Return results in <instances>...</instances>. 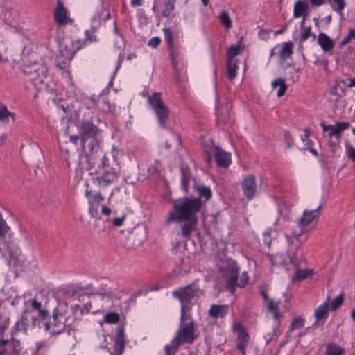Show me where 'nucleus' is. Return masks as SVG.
<instances>
[{
  "mask_svg": "<svg viewBox=\"0 0 355 355\" xmlns=\"http://www.w3.org/2000/svg\"><path fill=\"white\" fill-rule=\"evenodd\" d=\"M347 150L348 157L355 162V149L349 146L347 147Z\"/></svg>",
  "mask_w": 355,
  "mask_h": 355,
  "instance_id": "603ef678",
  "label": "nucleus"
},
{
  "mask_svg": "<svg viewBox=\"0 0 355 355\" xmlns=\"http://www.w3.org/2000/svg\"><path fill=\"white\" fill-rule=\"evenodd\" d=\"M78 139V135H71L70 136V141H72L74 144H76Z\"/></svg>",
  "mask_w": 355,
  "mask_h": 355,
  "instance_id": "338daca9",
  "label": "nucleus"
},
{
  "mask_svg": "<svg viewBox=\"0 0 355 355\" xmlns=\"http://www.w3.org/2000/svg\"><path fill=\"white\" fill-rule=\"evenodd\" d=\"M112 212L111 209L106 206H103L101 209V213L105 216H109Z\"/></svg>",
  "mask_w": 355,
  "mask_h": 355,
  "instance_id": "4d7b16f0",
  "label": "nucleus"
},
{
  "mask_svg": "<svg viewBox=\"0 0 355 355\" xmlns=\"http://www.w3.org/2000/svg\"><path fill=\"white\" fill-rule=\"evenodd\" d=\"M291 212L290 206H286V210H283V209H279V214L283 216L286 219L288 218L289 214Z\"/></svg>",
  "mask_w": 355,
  "mask_h": 355,
  "instance_id": "8fccbe9b",
  "label": "nucleus"
},
{
  "mask_svg": "<svg viewBox=\"0 0 355 355\" xmlns=\"http://www.w3.org/2000/svg\"><path fill=\"white\" fill-rule=\"evenodd\" d=\"M304 319L300 316L294 318L289 327V330L293 331L295 329H300L304 326Z\"/></svg>",
  "mask_w": 355,
  "mask_h": 355,
  "instance_id": "e433bc0d",
  "label": "nucleus"
},
{
  "mask_svg": "<svg viewBox=\"0 0 355 355\" xmlns=\"http://www.w3.org/2000/svg\"><path fill=\"white\" fill-rule=\"evenodd\" d=\"M343 353L344 350L336 344L331 343L327 347L326 355H342Z\"/></svg>",
  "mask_w": 355,
  "mask_h": 355,
  "instance_id": "72a5a7b5",
  "label": "nucleus"
},
{
  "mask_svg": "<svg viewBox=\"0 0 355 355\" xmlns=\"http://www.w3.org/2000/svg\"><path fill=\"white\" fill-rule=\"evenodd\" d=\"M351 39L349 38V37L348 35H347L340 42V46H345L347 44H348L349 42H350Z\"/></svg>",
  "mask_w": 355,
  "mask_h": 355,
  "instance_id": "680f3d73",
  "label": "nucleus"
},
{
  "mask_svg": "<svg viewBox=\"0 0 355 355\" xmlns=\"http://www.w3.org/2000/svg\"><path fill=\"white\" fill-rule=\"evenodd\" d=\"M130 3L132 7L140 6L142 4V0H131Z\"/></svg>",
  "mask_w": 355,
  "mask_h": 355,
  "instance_id": "bf43d9fd",
  "label": "nucleus"
},
{
  "mask_svg": "<svg viewBox=\"0 0 355 355\" xmlns=\"http://www.w3.org/2000/svg\"><path fill=\"white\" fill-rule=\"evenodd\" d=\"M243 51L241 46V42H238L237 44L232 45L227 50V60H236L235 57Z\"/></svg>",
  "mask_w": 355,
  "mask_h": 355,
  "instance_id": "a878e982",
  "label": "nucleus"
},
{
  "mask_svg": "<svg viewBox=\"0 0 355 355\" xmlns=\"http://www.w3.org/2000/svg\"><path fill=\"white\" fill-rule=\"evenodd\" d=\"M335 3L338 5V11H341L345 6V2L344 0H333Z\"/></svg>",
  "mask_w": 355,
  "mask_h": 355,
  "instance_id": "5fc2aeb1",
  "label": "nucleus"
},
{
  "mask_svg": "<svg viewBox=\"0 0 355 355\" xmlns=\"http://www.w3.org/2000/svg\"><path fill=\"white\" fill-rule=\"evenodd\" d=\"M289 257H290L291 262L293 263H297L300 262L302 259L301 257H298V256H297V254L295 255L294 254H293L292 255H289Z\"/></svg>",
  "mask_w": 355,
  "mask_h": 355,
  "instance_id": "6e6d98bb",
  "label": "nucleus"
},
{
  "mask_svg": "<svg viewBox=\"0 0 355 355\" xmlns=\"http://www.w3.org/2000/svg\"><path fill=\"white\" fill-rule=\"evenodd\" d=\"M214 155L217 164L221 167H227L231 162L230 155L218 147H214Z\"/></svg>",
  "mask_w": 355,
  "mask_h": 355,
  "instance_id": "f3484780",
  "label": "nucleus"
},
{
  "mask_svg": "<svg viewBox=\"0 0 355 355\" xmlns=\"http://www.w3.org/2000/svg\"><path fill=\"white\" fill-rule=\"evenodd\" d=\"M202 207V200L200 198L184 197L173 201V209L166 218V224L184 222L182 225V235L189 238L191 233L196 229L198 219L196 214Z\"/></svg>",
  "mask_w": 355,
  "mask_h": 355,
  "instance_id": "f257e3e1",
  "label": "nucleus"
},
{
  "mask_svg": "<svg viewBox=\"0 0 355 355\" xmlns=\"http://www.w3.org/2000/svg\"><path fill=\"white\" fill-rule=\"evenodd\" d=\"M311 275L312 270L307 269L297 270L293 277V281L300 282L310 277Z\"/></svg>",
  "mask_w": 355,
  "mask_h": 355,
  "instance_id": "473e14b6",
  "label": "nucleus"
},
{
  "mask_svg": "<svg viewBox=\"0 0 355 355\" xmlns=\"http://www.w3.org/2000/svg\"><path fill=\"white\" fill-rule=\"evenodd\" d=\"M219 19L226 29H230L232 27L231 19L226 11L221 12Z\"/></svg>",
  "mask_w": 355,
  "mask_h": 355,
  "instance_id": "4c0bfd02",
  "label": "nucleus"
},
{
  "mask_svg": "<svg viewBox=\"0 0 355 355\" xmlns=\"http://www.w3.org/2000/svg\"><path fill=\"white\" fill-rule=\"evenodd\" d=\"M311 4L316 6H321L325 3V0H310Z\"/></svg>",
  "mask_w": 355,
  "mask_h": 355,
  "instance_id": "13d9d810",
  "label": "nucleus"
},
{
  "mask_svg": "<svg viewBox=\"0 0 355 355\" xmlns=\"http://www.w3.org/2000/svg\"><path fill=\"white\" fill-rule=\"evenodd\" d=\"M9 343L8 340L0 338V355H4L6 352V345Z\"/></svg>",
  "mask_w": 355,
  "mask_h": 355,
  "instance_id": "09e8293b",
  "label": "nucleus"
},
{
  "mask_svg": "<svg viewBox=\"0 0 355 355\" xmlns=\"http://www.w3.org/2000/svg\"><path fill=\"white\" fill-rule=\"evenodd\" d=\"M329 297H328L327 302L319 306L315 310L314 313V315L315 318V325H318L320 320L325 318L327 315L328 313V306H329Z\"/></svg>",
  "mask_w": 355,
  "mask_h": 355,
  "instance_id": "4be33fe9",
  "label": "nucleus"
},
{
  "mask_svg": "<svg viewBox=\"0 0 355 355\" xmlns=\"http://www.w3.org/2000/svg\"><path fill=\"white\" fill-rule=\"evenodd\" d=\"M53 18L58 28L64 27L67 25H73L74 19L71 17L69 12L64 7L61 1H58L53 12Z\"/></svg>",
  "mask_w": 355,
  "mask_h": 355,
  "instance_id": "1a4fd4ad",
  "label": "nucleus"
},
{
  "mask_svg": "<svg viewBox=\"0 0 355 355\" xmlns=\"http://www.w3.org/2000/svg\"><path fill=\"white\" fill-rule=\"evenodd\" d=\"M343 297L341 295L337 296L334 298L331 304V309L332 310H336L343 303Z\"/></svg>",
  "mask_w": 355,
  "mask_h": 355,
  "instance_id": "79ce46f5",
  "label": "nucleus"
},
{
  "mask_svg": "<svg viewBox=\"0 0 355 355\" xmlns=\"http://www.w3.org/2000/svg\"><path fill=\"white\" fill-rule=\"evenodd\" d=\"M49 315V312L46 309H42V307L38 310V318L44 320Z\"/></svg>",
  "mask_w": 355,
  "mask_h": 355,
  "instance_id": "864d4df0",
  "label": "nucleus"
},
{
  "mask_svg": "<svg viewBox=\"0 0 355 355\" xmlns=\"http://www.w3.org/2000/svg\"><path fill=\"white\" fill-rule=\"evenodd\" d=\"M98 132V128L92 121H85L82 122L80 128L81 140L96 138Z\"/></svg>",
  "mask_w": 355,
  "mask_h": 355,
  "instance_id": "dca6fc26",
  "label": "nucleus"
},
{
  "mask_svg": "<svg viewBox=\"0 0 355 355\" xmlns=\"http://www.w3.org/2000/svg\"><path fill=\"white\" fill-rule=\"evenodd\" d=\"M31 304L32 308L35 310H39L42 307L41 302H38L35 298L33 299H29L27 302H26V304Z\"/></svg>",
  "mask_w": 355,
  "mask_h": 355,
  "instance_id": "a18cd8bd",
  "label": "nucleus"
},
{
  "mask_svg": "<svg viewBox=\"0 0 355 355\" xmlns=\"http://www.w3.org/2000/svg\"><path fill=\"white\" fill-rule=\"evenodd\" d=\"M273 335H274L273 332L272 334H268V336L266 338V345H268L270 343V341L272 340V338Z\"/></svg>",
  "mask_w": 355,
  "mask_h": 355,
  "instance_id": "774afa93",
  "label": "nucleus"
},
{
  "mask_svg": "<svg viewBox=\"0 0 355 355\" xmlns=\"http://www.w3.org/2000/svg\"><path fill=\"white\" fill-rule=\"evenodd\" d=\"M181 173H182V177H181V182L182 186L184 190H187L189 182H190V176L191 173L189 171V168L187 166L182 165L181 166Z\"/></svg>",
  "mask_w": 355,
  "mask_h": 355,
  "instance_id": "c85d7f7f",
  "label": "nucleus"
},
{
  "mask_svg": "<svg viewBox=\"0 0 355 355\" xmlns=\"http://www.w3.org/2000/svg\"><path fill=\"white\" fill-rule=\"evenodd\" d=\"M261 294L262 297H263V299L265 300L266 302H267L268 300H270L268 297V295H267V293H266V292L265 291L262 290L261 291Z\"/></svg>",
  "mask_w": 355,
  "mask_h": 355,
  "instance_id": "69168bd1",
  "label": "nucleus"
},
{
  "mask_svg": "<svg viewBox=\"0 0 355 355\" xmlns=\"http://www.w3.org/2000/svg\"><path fill=\"white\" fill-rule=\"evenodd\" d=\"M221 271L223 272V277L226 282L227 289L232 293L234 292L236 286L243 288L248 283V277L245 272H243L241 274L240 282L238 283L239 268L234 261L231 259L227 260L226 265L221 268Z\"/></svg>",
  "mask_w": 355,
  "mask_h": 355,
  "instance_id": "39448f33",
  "label": "nucleus"
},
{
  "mask_svg": "<svg viewBox=\"0 0 355 355\" xmlns=\"http://www.w3.org/2000/svg\"><path fill=\"white\" fill-rule=\"evenodd\" d=\"M201 295L202 291L196 287L194 283L172 292L173 297L178 299L180 302L182 320L189 318L191 309L193 306V301H196Z\"/></svg>",
  "mask_w": 355,
  "mask_h": 355,
  "instance_id": "7ed1b4c3",
  "label": "nucleus"
},
{
  "mask_svg": "<svg viewBox=\"0 0 355 355\" xmlns=\"http://www.w3.org/2000/svg\"><path fill=\"white\" fill-rule=\"evenodd\" d=\"M323 131L328 132V135L329 137L336 136V139L337 141L339 140L340 135L338 134V132L337 131L336 125H325L324 123H322L321 124Z\"/></svg>",
  "mask_w": 355,
  "mask_h": 355,
  "instance_id": "c9c22d12",
  "label": "nucleus"
},
{
  "mask_svg": "<svg viewBox=\"0 0 355 355\" xmlns=\"http://www.w3.org/2000/svg\"><path fill=\"white\" fill-rule=\"evenodd\" d=\"M194 189L200 198H204V201L209 200L211 197V191L209 187L202 184H195Z\"/></svg>",
  "mask_w": 355,
  "mask_h": 355,
  "instance_id": "b1692460",
  "label": "nucleus"
},
{
  "mask_svg": "<svg viewBox=\"0 0 355 355\" xmlns=\"http://www.w3.org/2000/svg\"><path fill=\"white\" fill-rule=\"evenodd\" d=\"M89 213L92 215V216L95 217L97 215V214H98L97 209L94 208L92 207H90L89 208Z\"/></svg>",
  "mask_w": 355,
  "mask_h": 355,
  "instance_id": "e2e57ef3",
  "label": "nucleus"
},
{
  "mask_svg": "<svg viewBox=\"0 0 355 355\" xmlns=\"http://www.w3.org/2000/svg\"><path fill=\"white\" fill-rule=\"evenodd\" d=\"M125 332L123 328L119 330L116 338L114 340L115 350L121 354L125 347Z\"/></svg>",
  "mask_w": 355,
  "mask_h": 355,
  "instance_id": "5701e85b",
  "label": "nucleus"
},
{
  "mask_svg": "<svg viewBox=\"0 0 355 355\" xmlns=\"http://www.w3.org/2000/svg\"><path fill=\"white\" fill-rule=\"evenodd\" d=\"M7 329H8V323L7 322H4V323H2L0 324V338L1 339H4L3 338L4 334H5V332Z\"/></svg>",
  "mask_w": 355,
  "mask_h": 355,
  "instance_id": "3c124183",
  "label": "nucleus"
},
{
  "mask_svg": "<svg viewBox=\"0 0 355 355\" xmlns=\"http://www.w3.org/2000/svg\"><path fill=\"white\" fill-rule=\"evenodd\" d=\"M198 338V334L195 332L194 322L189 315V318L182 320L180 315V324L175 336L173 338V344L180 345L184 343L191 344Z\"/></svg>",
  "mask_w": 355,
  "mask_h": 355,
  "instance_id": "423d86ee",
  "label": "nucleus"
},
{
  "mask_svg": "<svg viewBox=\"0 0 355 355\" xmlns=\"http://www.w3.org/2000/svg\"><path fill=\"white\" fill-rule=\"evenodd\" d=\"M229 311L227 304H212L209 310V315L214 318H223Z\"/></svg>",
  "mask_w": 355,
  "mask_h": 355,
  "instance_id": "a211bd4d",
  "label": "nucleus"
},
{
  "mask_svg": "<svg viewBox=\"0 0 355 355\" xmlns=\"http://www.w3.org/2000/svg\"><path fill=\"white\" fill-rule=\"evenodd\" d=\"M11 120L12 122L15 121V114L10 112L7 107L0 102V121L3 123H8Z\"/></svg>",
  "mask_w": 355,
  "mask_h": 355,
  "instance_id": "412c9836",
  "label": "nucleus"
},
{
  "mask_svg": "<svg viewBox=\"0 0 355 355\" xmlns=\"http://www.w3.org/2000/svg\"><path fill=\"white\" fill-rule=\"evenodd\" d=\"M31 76V80L35 86L44 84L48 73V69L45 65L35 64L28 71H26Z\"/></svg>",
  "mask_w": 355,
  "mask_h": 355,
  "instance_id": "9d476101",
  "label": "nucleus"
},
{
  "mask_svg": "<svg viewBox=\"0 0 355 355\" xmlns=\"http://www.w3.org/2000/svg\"><path fill=\"white\" fill-rule=\"evenodd\" d=\"M95 30L94 28H91L89 30H86L85 34L86 35L85 40L89 42L96 41V37L94 35Z\"/></svg>",
  "mask_w": 355,
  "mask_h": 355,
  "instance_id": "c03bdc74",
  "label": "nucleus"
},
{
  "mask_svg": "<svg viewBox=\"0 0 355 355\" xmlns=\"http://www.w3.org/2000/svg\"><path fill=\"white\" fill-rule=\"evenodd\" d=\"M347 35L350 39H355V29H350Z\"/></svg>",
  "mask_w": 355,
  "mask_h": 355,
  "instance_id": "0e129e2a",
  "label": "nucleus"
},
{
  "mask_svg": "<svg viewBox=\"0 0 355 355\" xmlns=\"http://www.w3.org/2000/svg\"><path fill=\"white\" fill-rule=\"evenodd\" d=\"M322 203L320 200L316 205V207L311 210L305 209L303 212L302 216L300 218L296 229L293 230L292 236L286 235L288 242H291L292 237L295 239L298 242L303 243L307 239V236L302 238L303 235L306 232V227L308 226L320 214V211L322 209Z\"/></svg>",
  "mask_w": 355,
  "mask_h": 355,
  "instance_id": "20e7f679",
  "label": "nucleus"
},
{
  "mask_svg": "<svg viewBox=\"0 0 355 355\" xmlns=\"http://www.w3.org/2000/svg\"><path fill=\"white\" fill-rule=\"evenodd\" d=\"M10 227L7 225L6 222L3 219L1 214H0V238H3L6 234L9 232Z\"/></svg>",
  "mask_w": 355,
  "mask_h": 355,
  "instance_id": "ea45409f",
  "label": "nucleus"
},
{
  "mask_svg": "<svg viewBox=\"0 0 355 355\" xmlns=\"http://www.w3.org/2000/svg\"><path fill=\"white\" fill-rule=\"evenodd\" d=\"M125 218H126V214H123L120 217L114 218L112 220V223L115 227H121V225H123V222H124Z\"/></svg>",
  "mask_w": 355,
  "mask_h": 355,
  "instance_id": "37998d69",
  "label": "nucleus"
},
{
  "mask_svg": "<svg viewBox=\"0 0 355 355\" xmlns=\"http://www.w3.org/2000/svg\"><path fill=\"white\" fill-rule=\"evenodd\" d=\"M304 18L300 24L301 31H300V41L304 42L310 36L313 35V37H315V35L311 33V27L308 26L305 27L304 25Z\"/></svg>",
  "mask_w": 355,
  "mask_h": 355,
  "instance_id": "2f4dec72",
  "label": "nucleus"
},
{
  "mask_svg": "<svg viewBox=\"0 0 355 355\" xmlns=\"http://www.w3.org/2000/svg\"><path fill=\"white\" fill-rule=\"evenodd\" d=\"M119 155V151L113 148L103 155L99 165L103 170V173L96 177V180L100 186L107 187L118 179L121 171L118 160Z\"/></svg>",
  "mask_w": 355,
  "mask_h": 355,
  "instance_id": "f03ea898",
  "label": "nucleus"
},
{
  "mask_svg": "<svg viewBox=\"0 0 355 355\" xmlns=\"http://www.w3.org/2000/svg\"><path fill=\"white\" fill-rule=\"evenodd\" d=\"M241 187L244 196L248 200L252 199L257 190L256 178L254 175H248L243 178L241 182Z\"/></svg>",
  "mask_w": 355,
  "mask_h": 355,
  "instance_id": "9b49d317",
  "label": "nucleus"
},
{
  "mask_svg": "<svg viewBox=\"0 0 355 355\" xmlns=\"http://www.w3.org/2000/svg\"><path fill=\"white\" fill-rule=\"evenodd\" d=\"M277 86H279V88L277 91V95L278 97H281L285 94L287 89V85L284 78H279L272 82V87L273 89L276 88Z\"/></svg>",
  "mask_w": 355,
  "mask_h": 355,
  "instance_id": "c756f323",
  "label": "nucleus"
},
{
  "mask_svg": "<svg viewBox=\"0 0 355 355\" xmlns=\"http://www.w3.org/2000/svg\"><path fill=\"white\" fill-rule=\"evenodd\" d=\"M267 309L273 314L274 319L277 320L279 317V303L275 302L272 300L266 302Z\"/></svg>",
  "mask_w": 355,
  "mask_h": 355,
  "instance_id": "7c9ffc66",
  "label": "nucleus"
},
{
  "mask_svg": "<svg viewBox=\"0 0 355 355\" xmlns=\"http://www.w3.org/2000/svg\"><path fill=\"white\" fill-rule=\"evenodd\" d=\"M18 61L13 58L12 51L10 50L3 41H0V64H10L12 68Z\"/></svg>",
  "mask_w": 355,
  "mask_h": 355,
  "instance_id": "2eb2a0df",
  "label": "nucleus"
},
{
  "mask_svg": "<svg viewBox=\"0 0 355 355\" xmlns=\"http://www.w3.org/2000/svg\"><path fill=\"white\" fill-rule=\"evenodd\" d=\"M76 51L71 42H66L60 46L55 58V65L62 73H69L70 62L73 59Z\"/></svg>",
  "mask_w": 355,
  "mask_h": 355,
  "instance_id": "0eeeda50",
  "label": "nucleus"
},
{
  "mask_svg": "<svg viewBox=\"0 0 355 355\" xmlns=\"http://www.w3.org/2000/svg\"><path fill=\"white\" fill-rule=\"evenodd\" d=\"M179 346L180 345H175L173 344V339L169 345L165 346V355H174Z\"/></svg>",
  "mask_w": 355,
  "mask_h": 355,
  "instance_id": "a19ab883",
  "label": "nucleus"
},
{
  "mask_svg": "<svg viewBox=\"0 0 355 355\" xmlns=\"http://www.w3.org/2000/svg\"><path fill=\"white\" fill-rule=\"evenodd\" d=\"M308 8V4L306 2H303L301 0H298L294 5L293 16L295 18L300 17L304 15V12Z\"/></svg>",
  "mask_w": 355,
  "mask_h": 355,
  "instance_id": "cd10ccee",
  "label": "nucleus"
},
{
  "mask_svg": "<svg viewBox=\"0 0 355 355\" xmlns=\"http://www.w3.org/2000/svg\"><path fill=\"white\" fill-rule=\"evenodd\" d=\"M318 43L325 52L332 50L334 46V41L324 33H319L318 36Z\"/></svg>",
  "mask_w": 355,
  "mask_h": 355,
  "instance_id": "aec40b11",
  "label": "nucleus"
},
{
  "mask_svg": "<svg viewBox=\"0 0 355 355\" xmlns=\"http://www.w3.org/2000/svg\"><path fill=\"white\" fill-rule=\"evenodd\" d=\"M236 60H227V75L230 80H234L237 75Z\"/></svg>",
  "mask_w": 355,
  "mask_h": 355,
  "instance_id": "bb28decb",
  "label": "nucleus"
},
{
  "mask_svg": "<svg viewBox=\"0 0 355 355\" xmlns=\"http://www.w3.org/2000/svg\"><path fill=\"white\" fill-rule=\"evenodd\" d=\"M83 148L86 150L87 155L85 156L87 161L89 163L88 166L86 169L89 171L92 170V166H90V164L92 161V157H91L94 153H97L99 150V144L98 141L96 138H90L88 139H84V141L81 140Z\"/></svg>",
  "mask_w": 355,
  "mask_h": 355,
  "instance_id": "ddd939ff",
  "label": "nucleus"
},
{
  "mask_svg": "<svg viewBox=\"0 0 355 355\" xmlns=\"http://www.w3.org/2000/svg\"><path fill=\"white\" fill-rule=\"evenodd\" d=\"M164 37L168 46L170 51V56L172 60L173 66L175 67L177 64L175 51L173 49V35L170 28H166L164 29Z\"/></svg>",
  "mask_w": 355,
  "mask_h": 355,
  "instance_id": "6ab92c4d",
  "label": "nucleus"
},
{
  "mask_svg": "<svg viewBox=\"0 0 355 355\" xmlns=\"http://www.w3.org/2000/svg\"><path fill=\"white\" fill-rule=\"evenodd\" d=\"M336 128L337 131L338 132L339 135H340V132L347 128L350 126L349 123L348 122H341V123H336Z\"/></svg>",
  "mask_w": 355,
  "mask_h": 355,
  "instance_id": "49530a36",
  "label": "nucleus"
},
{
  "mask_svg": "<svg viewBox=\"0 0 355 355\" xmlns=\"http://www.w3.org/2000/svg\"><path fill=\"white\" fill-rule=\"evenodd\" d=\"M293 43L292 42H287L283 43L281 50L279 51V57L282 60H286L291 57L293 54Z\"/></svg>",
  "mask_w": 355,
  "mask_h": 355,
  "instance_id": "393cba45",
  "label": "nucleus"
},
{
  "mask_svg": "<svg viewBox=\"0 0 355 355\" xmlns=\"http://www.w3.org/2000/svg\"><path fill=\"white\" fill-rule=\"evenodd\" d=\"M64 316L62 313H53L50 322H46L45 330L49 331L51 335L60 334L64 329L65 324L63 321Z\"/></svg>",
  "mask_w": 355,
  "mask_h": 355,
  "instance_id": "f8f14e48",
  "label": "nucleus"
},
{
  "mask_svg": "<svg viewBox=\"0 0 355 355\" xmlns=\"http://www.w3.org/2000/svg\"><path fill=\"white\" fill-rule=\"evenodd\" d=\"M286 142H287V147L291 148V138L290 137V135L288 132L285 133Z\"/></svg>",
  "mask_w": 355,
  "mask_h": 355,
  "instance_id": "052dcab7",
  "label": "nucleus"
},
{
  "mask_svg": "<svg viewBox=\"0 0 355 355\" xmlns=\"http://www.w3.org/2000/svg\"><path fill=\"white\" fill-rule=\"evenodd\" d=\"M175 0H165L164 9L162 12V15L164 17H169L173 15V12L175 10Z\"/></svg>",
  "mask_w": 355,
  "mask_h": 355,
  "instance_id": "f704fd0d",
  "label": "nucleus"
},
{
  "mask_svg": "<svg viewBox=\"0 0 355 355\" xmlns=\"http://www.w3.org/2000/svg\"><path fill=\"white\" fill-rule=\"evenodd\" d=\"M233 329L237 331V349L243 355H245V347L249 341V335L240 323H234Z\"/></svg>",
  "mask_w": 355,
  "mask_h": 355,
  "instance_id": "4468645a",
  "label": "nucleus"
},
{
  "mask_svg": "<svg viewBox=\"0 0 355 355\" xmlns=\"http://www.w3.org/2000/svg\"><path fill=\"white\" fill-rule=\"evenodd\" d=\"M104 319L106 323L116 324L119 321V315L116 312H110L105 315Z\"/></svg>",
  "mask_w": 355,
  "mask_h": 355,
  "instance_id": "58836bf2",
  "label": "nucleus"
},
{
  "mask_svg": "<svg viewBox=\"0 0 355 355\" xmlns=\"http://www.w3.org/2000/svg\"><path fill=\"white\" fill-rule=\"evenodd\" d=\"M161 40L158 37H154L149 40L148 45L153 48H156L160 44Z\"/></svg>",
  "mask_w": 355,
  "mask_h": 355,
  "instance_id": "de8ad7c7",
  "label": "nucleus"
},
{
  "mask_svg": "<svg viewBox=\"0 0 355 355\" xmlns=\"http://www.w3.org/2000/svg\"><path fill=\"white\" fill-rule=\"evenodd\" d=\"M148 101L156 114L159 125L162 127H165V123L168 118L169 111L162 99V94L155 92L151 96H148Z\"/></svg>",
  "mask_w": 355,
  "mask_h": 355,
  "instance_id": "6e6552de",
  "label": "nucleus"
}]
</instances>
